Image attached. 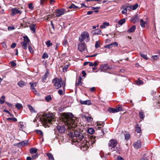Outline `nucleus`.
Returning a JSON list of instances; mask_svg holds the SVG:
<instances>
[{
  "label": "nucleus",
  "mask_w": 160,
  "mask_h": 160,
  "mask_svg": "<svg viewBox=\"0 0 160 160\" xmlns=\"http://www.w3.org/2000/svg\"><path fill=\"white\" fill-rule=\"evenodd\" d=\"M73 115L71 112L63 113L62 114L61 119L64 123V124L67 127L68 129H71V133L73 136L72 137V141L73 142H80L84 140L82 142L81 146L82 150H86L88 148L89 146H92L95 142V140L93 138H88V141L85 140L84 136L80 132L76 131L74 129L77 127L75 119Z\"/></svg>",
  "instance_id": "1"
},
{
  "label": "nucleus",
  "mask_w": 160,
  "mask_h": 160,
  "mask_svg": "<svg viewBox=\"0 0 160 160\" xmlns=\"http://www.w3.org/2000/svg\"><path fill=\"white\" fill-rule=\"evenodd\" d=\"M53 116L52 114H45L44 115V117L43 118L42 121L43 124L49 127V125L53 120Z\"/></svg>",
  "instance_id": "2"
},
{
  "label": "nucleus",
  "mask_w": 160,
  "mask_h": 160,
  "mask_svg": "<svg viewBox=\"0 0 160 160\" xmlns=\"http://www.w3.org/2000/svg\"><path fill=\"white\" fill-rule=\"evenodd\" d=\"M108 144L110 149L111 151H116L118 152L120 150L119 146L118 147L117 146V142L116 140L114 139L111 140Z\"/></svg>",
  "instance_id": "3"
},
{
  "label": "nucleus",
  "mask_w": 160,
  "mask_h": 160,
  "mask_svg": "<svg viewBox=\"0 0 160 160\" xmlns=\"http://www.w3.org/2000/svg\"><path fill=\"white\" fill-rule=\"evenodd\" d=\"M52 82L54 86L57 89H59L62 86H63V89L65 87V84L63 85V83L61 79L56 78L53 80Z\"/></svg>",
  "instance_id": "4"
},
{
  "label": "nucleus",
  "mask_w": 160,
  "mask_h": 160,
  "mask_svg": "<svg viewBox=\"0 0 160 160\" xmlns=\"http://www.w3.org/2000/svg\"><path fill=\"white\" fill-rule=\"evenodd\" d=\"M89 34L88 32H84L82 33L81 36L79 37V40L80 42H82L84 40L87 39L86 41L88 42L89 41Z\"/></svg>",
  "instance_id": "5"
},
{
  "label": "nucleus",
  "mask_w": 160,
  "mask_h": 160,
  "mask_svg": "<svg viewBox=\"0 0 160 160\" xmlns=\"http://www.w3.org/2000/svg\"><path fill=\"white\" fill-rule=\"evenodd\" d=\"M65 10L63 8L58 9L55 11L56 13V17H59L64 14Z\"/></svg>",
  "instance_id": "6"
},
{
  "label": "nucleus",
  "mask_w": 160,
  "mask_h": 160,
  "mask_svg": "<svg viewBox=\"0 0 160 160\" xmlns=\"http://www.w3.org/2000/svg\"><path fill=\"white\" fill-rule=\"evenodd\" d=\"M29 84L31 88L32 91L34 93L36 94L37 92V90L34 87L37 86V83L32 82H29Z\"/></svg>",
  "instance_id": "7"
},
{
  "label": "nucleus",
  "mask_w": 160,
  "mask_h": 160,
  "mask_svg": "<svg viewBox=\"0 0 160 160\" xmlns=\"http://www.w3.org/2000/svg\"><path fill=\"white\" fill-rule=\"evenodd\" d=\"M85 48V43L81 42V43H79L78 47V50L82 52L83 51Z\"/></svg>",
  "instance_id": "8"
},
{
  "label": "nucleus",
  "mask_w": 160,
  "mask_h": 160,
  "mask_svg": "<svg viewBox=\"0 0 160 160\" xmlns=\"http://www.w3.org/2000/svg\"><path fill=\"white\" fill-rule=\"evenodd\" d=\"M11 11L12 12L11 15L13 16L17 14H20L22 12V11L18 10L16 8H12L11 9Z\"/></svg>",
  "instance_id": "9"
},
{
  "label": "nucleus",
  "mask_w": 160,
  "mask_h": 160,
  "mask_svg": "<svg viewBox=\"0 0 160 160\" xmlns=\"http://www.w3.org/2000/svg\"><path fill=\"white\" fill-rule=\"evenodd\" d=\"M56 128L58 131L60 133H64L65 131V128L64 125L58 126Z\"/></svg>",
  "instance_id": "10"
},
{
  "label": "nucleus",
  "mask_w": 160,
  "mask_h": 160,
  "mask_svg": "<svg viewBox=\"0 0 160 160\" xmlns=\"http://www.w3.org/2000/svg\"><path fill=\"white\" fill-rule=\"evenodd\" d=\"M133 146L136 149L140 148L141 147V142L140 141L138 140L133 144Z\"/></svg>",
  "instance_id": "11"
},
{
  "label": "nucleus",
  "mask_w": 160,
  "mask_h": 160,
  "mask_svg": "<svg viewBox=\"0 0 160 160\" xmlns=\"http://www.w3.org/2000/svg\"><path fill=\"white\" fill-rule=\"evenodd\" d=\"M79 102L80 103L82 104L90 105L92 104V103L90 100L82 101L80 100L79 101Z\"/></svg>",
  "instance_id": "12"
},
{
  "label": "nucleus",
  "mask_w": 160,
  "mask_h": 160,
  "mask_svg": "<svg viewBox=\"0 0 160 160\" xmlns=\"http://www.w3.org/2000/svg\"><path fill=\"white\" fill-rule=\"evenodd\" d=\"M108 68V66L107 64H104L101 65L100 67V70L101 71H104L106 69Z\"/></svg>",
  "instance_id": "13"
},
{
  "label": "nucleus",
  "mask_w": 160,
  "mask_h": 160,
  "mask_svg": "<svg viewBox=\"0 0 160 160\" xmlns=\"http://www.w3.org/2000/svg\"><path fill=\"white\" fill-rule=\"evenodd\" d=\"M49 71L48 69H47L46 72L45 73L44 75L42 77V80L43 82H45L46 79L47 77V76L49 75Z\"/></svg>",
  "instance_id": "14"
},
{
  "label": "nucleus",
  "mask_w": 160,
  "mask_h": 160,
  "mask_svg": "<svg viewBox=\"0 0 160 160\" xmlns=\"http://www.w3.org/2000/svg\"><path fill=\"white\" fill-rule=\"evenodd\" d=\"M28 144V141L27 140H25L23 142L18 143L17 145L19 147H22L27 145Z\"/></svg>",
  "instance_id": "15"
},
{
  "label": "nucleus",
  "mask_w": 160,
  "mask_h": 160,
  "mask_svg": "<svg viewBox=\"0 0 160 160\" xmlns=\"http://www.w3.org/2000/svg\"><path fill=\"white\" fill-rule=\"evenodd\" d=\"M103 123L102 122H97V125L95 127L96 129L97 130L100 129V128H101L102 127H103Z\"/></svg>",
  "instance_id": "16"
},
{
  "label": "nucleus",
  "mask_w": 160,
  "mask_h": 160,
  "mask_svg": "<svg viewBox=\"0 0 160 160\" xmlns=\"http://www.w3.org/2000/svg\"><path fill=\"white\" fill-rule=\"evenodd\" d=\"M97 132L99 137H102L104 134V131L102 129L97 130Z\"/></svg>",
  "instance_id": "17"
},
{
  "label": "nucleus",
  "mask_w": 160,
  "mask_h": 160,
  "mask_svg": "<svg viewBox=\"0 0 160 160\" xmlns=\"http://www.w3.org/2000/svg\"><path fill=\"white\" fill-rule=\"evenodd\" d=\"M139 19V18L138 17V15H135L134 17L132 18L131 21L135 23L136 22H138Z\"/></svg>",
  "instance_id": "18"
},
{
  "label": "nucleus",
  "mask_w": 160,
  "mask_h": 160,
  "mask_svg": "<svg viewBox=\"0 0 160 160\" xmlns=\"http://www.w3.org/2000/svg\"><path fill=\"white\" fill-rule=\"evenodd\" d=\"M21 43L23 49H27V45L28 43L26 42H21Z\"/></svg>",
  "instance_id": "19"
},
{
  "label": "nucleus",
  "mask_w": 160,
  "mask_h": 160,
  "mask_svg": "<svg viewBox=\"0 0 160 160\" xmlns=\"http://www.w3.org/2000/svg\"><path fill=\"white\" fill-rule=\"evenodd\" d=\"M136 29V26L135 25L132 26L128 30V32H132L134 31Z\"/></svg>",
  "instance_id": "20"
},
{
  "label": "nucleus",
  "mask_w": 160,
  "mask_h": 160,
  "mask_svg": "<svg viewBox=\"0 0 160 160\" xmlns=\"http://www.w3.org/2000/svg\"><path fill=\"white\" fill-rule=\"evenodd\" d=\"M35 24H32L30 26L29 28L31 31L33 33L35 32L36 29L35 28Z\"/></svg>",
  "instance_id": "21"
},
{
  "label": "nucleus",
  "mask_w": 160,
  "mask_h": 160,
  "mask_svg": "<svg viewBox=\"0 0 160 160\" xmlns=\"http://www.w3.org/2000/svg\"><path fill=\"white\" fill-rule=\"evenodd\" d=\"M109 25V24L108 22H104L102 25L100 26V28H106V26H108Z\"/></svg>",
  "instance_id": "22"
},
{
  "label": "nucleus",
  "mask_w": 160,
  "mask_h": 160,
  "mask_svg": "<svg viewBox=\"0 0 160 160\" xmlns=\"http://www.w3.org/2000/svg\"><path fill=\"white\" fill-rule=\"evenodd\" d=\"M139 115L140 118L143 119L144 118L145 115H144V113L142 110H141L139 112Z\"/></svg>",
  "instance_id": "23"
},
{
  "label": "nucleus",
  "mask_w": 160,
  "mask_h": 160,
  "mask_svg": "<svg viewBox=\"0 0 160 160\" xmlns=\"http://www.w3.org/2000/svg\"><path fill=\"white\" fill-rule=\"evenodd\" d=\"M28 107L29 108V109L31 112L33 113L37 112L34 110L33 108L31 106L28 105Z\"/></svg>",
  "instance_id": "24"
},
{
  "label": "nucleus",
  "mask_w": 160,
  "mask_h": 160,
  "mask_svg": "<svg viewBox=\"0 0 160 160\" xmlns=\"http://www.w3.org/2000/svg\"><path fill=\"white\" fill-rule=\"evenodd\" d=\"M135 131L138 133H140L141 131V128L139 126L138 124L136 125Z\"/></svg>",
  "instance_id": "25"
},
{
  "label": "nucleus",
  "mask_w": 160,
  "mask_h": 160,
  "mask_svg": "<svg viewBox=\"0 0 160 160\" xmlns=\"http://www.w3.org/2000/svg\"><path fill=\"white\" fill-rule=\"evenodd\" d=\"M18 85L21 87H23L25 85V83L22 81H20L18 82Z\"/></svg>",
  "instance_id": "26"
},
{
  "label": "nucleus",
  "mask_w": 160,
  "mask_h": 160,
  "mask_svg": "<svg viewBox=\"0 0 160 160\" xmlns=\"http://www.w3.org/2000/svg\"><path fill=\"white\" fill-rule=\"evenodd\" d=\"M101 31L99 29H97L93 31L92 32L94 34H100Z\"/></svg>",
  "instance_id": "27"
},
{
  "label": "nucleus",
  "mask_w": 160,
  "mask_h": 160,
  "mask_svg": "<svg viewBox=\"0 0 160 160\" xmlns=\"http://www.w3.org/2000/svg\"><path fill=\"white\" fill-rule=\"evenodd\" d=\"M37 151V149L34 148H31L30 149V152L32 154H34V153H36V152Z\"/></svg>",
  "instance_id": "28"
},
{
  "label": "nucleus",
  "mask_w": 160,
  "mask_h": 160,
  "mask_svg": "<svg viewBox=\"0 0 160 160\" xmlns=\"http://www.w3.org/2000/svg\"><path fill=\"white\" fill-rule=\"evenodd\" d=\"M47 156H48L49 160H54V158L52 155L50 153H48L47 154Z\"/></svg>",
  "instance_id": "29"
},
{
  "label": "nucleus",
  "mask_w": 160,
  "mask_h": 160,
  "mask_svg": "<svg viewBox=\"0 0 160 160\" xmlns=\"http://www.w3.org/2000/svg\"><path fill=\"white\" fill-rule=\"evenodd\" d=\"M5 97L4 96H2L0 98V103L3 104L4 102Z\"/></svg>",
  "instance_id": "30"
},
{
  "label": "nucleus",
  "mask_w": 160,
  "mask_h": 160,
  "mask_svg": "<svg viewBox=\"0 0 160 160\" xmlns=\"http://www.w3.org/2000/svg\"><path fill=\"white\" fill-rule=\"evenodd\" d=\"M140 25L142 28H144L145 27V24H146V22L143 21V19H141L140 20Z\"/></svg>",
  "instance_id": "31"
},
{
  "label": "nucleus",
  "mask_w": 160,
  "mask_h": 160,
  "mask_svg": "<svg viewBox=\"0 0 160 160\" xmlns=\"http://www.w3.org/2000/svg\"><path fill=\"white\" fill-rule=\"evenodd\" d=\"M87 132L88 133L90 134H92L94 132V130L93 128H90L88 129Z\"/></svg>",
  "instance_id": "32"
},
{
  "label": "nucleus",
  "mask_w": 160,
  "mask_h": 160,
  "mask_svg": "<svg viewBox=\"0 0 160 160\" xmlns=\"http://www.w3.org/2000/svg\"><path fill=\"white\" fill-rule=\"evenodd\" d=\"M68 8L70 9L73 8V9H79L80 8H78V6H76L73 4H72Z\"/></svg>",
  "instance_id": "33"
},
{
  "label": "nucleus",
  "mask_w": 160,
  "mask_h": 160,
  "mask_svg": "<svg viewBox=\"0 0 160 160\" xmlns=\"http://www.w3.org/2000/svg\"><path fill=\"white\" fill-rule=\"evenodd\" d=\"M126 21L125 19V18H123L122 19L119 20L118 21V23L119 24L121 25H122Z\"/></svg>",
  "instance_id": "34"
},
{
  "label": "nucleus",
  "mask_w": 160,
  "mask_h": 160,
  "mask_svg": "<svg viewBox=\"0 0 160 160\" xmlns=\"http://www.w3.org/2000/svg\"><path fill=\"white\" fill-rule=\"evenodd\" d=\"M23 42H26L29 43L30 42V40L27 36H25L23 37Z\"/></svg>",
  "instance_id": "35"
},
{
  "label": "nucleus",
  "mask_w": 160,
  "mask_h": 160,
  "mask_svg": "<svg viewBox=\"0 0 160 160\" xmlns=\"http://www.w3.org/2000/svg\"><path fill=\"white\" fill-rule=\"evenodd\" d=\"M136 83L138 85H140V84H143V82L142 81L140 80L139 79H138L136 81Z\"/></svg>",
  "instance_id": "36"
},
{
  "label": "nucleus",
  "mask_w": 160,
  "mask_h": 160,
  "mask_svg": "<svg viewBox=\"0 0 160 160\" xmlns=\"http://www.w3.org/2000/svg\"><path fill=\"white\" fill-rule=\"evenodd\" d=\"M16 107L19 110L22 108V105L19 103H18L15 105Z\"/></svg>",
  "instance_id": "37"
},
{
  "label": "nucleus",
  "mask_w": 160,
  "mask_h": 160,
  "mask_svg": "<svg viewBox=\"0 0 160 160\" xmlns=\"http://www.w3.org/2000/svg\"><path fill=\"white\" fill-rule=\"evenodd\" d=\"M115 110H116V112H118L119 111H122V108L119 106L118 107H117L116 108H115Z\"/></svg>",
  "instance_id": "38"
},
{
  "label": "nucleus",
  "mask_w": 160,
  "mask_h": 160,
  "mask_svg": "<svg viewBox=\"0 0 160 160\" xmlns=\"http://www.w3.org/2000/svg\"><path fill=\"white\" fill-rule=\"evenodd\" d=\"M45 99L47 102H49L52 99L51 96L50 95H48L45 97Z\"/></svg>",
  "instance_id": "39"
},
{
  "label": "nucleus",
  "mask_w": 160,
  "mask_h": 160,
  "mask_svg": "<svg viewBox=\"0 0 160 160\" xmlns=\"http://www.w3.org/2000/svg\"><path fill=\"white\" fill-rule=\"evenodd\" d=\"M46 44L47 45L48 47H49L50 46L52 45V43L51 42V41L50 40H48L46 42Z\"/></svg>",
  "instance_id": "40"
},
{
  "label": "nucleus",
  "mask_w": 160,
  "mask_h": 160,
  "mask_svg": "<svg viewBox=\"0 0 160 160\" xmlns=\"http://www.w3.org/2000/svg\"><path fill=\"white\" fill-rule=\"evenodd\" d=\"M108 111L111 113H114L116 112L115 108H110L108 109Z\"/></svg>",
  "instance_id": "41"
},
{
  "label": "nucleus",
  "mask_w": 160,
  "mask_h": 160,
  "mask_svg": "<svg viewBox=\"0 0 160 160\" xmlns=\"http://www.w3.org/2000/svg\"><path fill=\"white\" fill-rule=\"evenodd\" d=\"M140 56L141 57H142V58H144V59H145L146 60L148 59V58L147 57L146 55L144 54H143V53H140Z\"/></svg>",
  "instance_id": "42"
},
{
  "label": "nucleus",
  "mask_w": 160,
  "mask_h": 160,
  "mask_svg": "<svg viewBox=\"0 0 160 160\" xmlns=\"http://www.w3.org/2000/svg\"><path fill=\"white\" fill-rule=\"evenodd\" d=\"M8 120H12L14 122H16L17 120V119L15 117L9 118H7Z\"/></svg>",
  "instance_id": "43"
},
{
  "label": "nucleus",
  "mask_w": 160,
  "mask_h": 160,
  "mask_svg": "<svg viewBox=\"0 0 160 160\" xmlns=\"http://www.w3.org/2000/svg\"><path fill=\"white\" fill-rule=\"evenodd\" d=\"M69 67V65H65L64 67L63 68L62 70L64 72H65L67 71V69H68Z\"/></svg>",
  "instance_id": "44"
},
{
  "label": "nucleus",
  "mask_w": 160,
  "mask_h": 160,
  "mask_svg": "<svg viewBox=\"0 0 160 160\" xmlns=\"http://www.w3.org/2000/svg\"><path fill=\"white\" fill-rule=\"evenodd\" d=\"M86 118L87 121L89 122H92L93 120V118L91 117L88 116L87 117H86Z\"/></svg>",
  "instance_id": "45"
},
{
  "label": "nucleus",
  "mask_w": 160,
  "mask_h": 160,
  "mask_svg": "<svg viewBox=\"0 0 160 160\" xmlns=\"http://www.w3.org/2000/svg\"><path fill=\"white\" fill-rule=\"evenodd\" d=\"M138 4L136 3L134 5L132 6V8L133 10L136 9L138 7Z\"/></svg>",
  "instance_id": "46"
},
{
  "label": "nucleus",
  "mask_w": 160,
  "mask_h": 160,
  "mask_svg": "<svg viewBox=\"0 0 160 160\" xmlns=\"http://www.w3.org/2000/svg\"><path fill=\"white\" fill-rule=\"evenodd\" d=\"M81 78L80 77L78 80V82L77 83H76V84L78 85V86H79V85H81L82 84V82H81Z\"/></svg>",
  "instance_id": "47"
},
{
  "label": "nucleus",
  "mask_w": 160,
  "mask_h": 160,
  "mask_svg": "<svg viewBox=\"0 0 160 160\" xmlns=\"http://www.w3.org/2000/svg\"><path fill=\"white\" fill-rule=\"evenodd\" d=\"M48 56L47 53H44L42 56V58L43 59L47 58H48Z\"/></svg>",
  "instance_id": "48"
},
{
  "label": "nucleus",
  "mask_w": 160,
  "mask_h": 160,
  "mask_svg": "<svg viewBox=\"0 0 160 160\" xmlns=\"http://www.w3.org/2000/svg\"><path fill=\"white\" fill-rule=\"evenodd\" d=\"M100 47L99 42V41H97L96 42L95 44V47L96 48H98Z\"/></svg>",
  "instance_id": "49"
},
{
  "label": "nucleus",
  "mask_w": 160,
  "mask_h": 160,
  "mask_svg": "<svg viewBox=\"0 0 160 160\" xmlns=\"http://www.w3.org/2000/svg\"><path fill=\"white\" fill-rule=\"evenodd\" d=\"M34 155L32 156V159H35L38 158V153H34Z\"/></svg>",
  "instance_id": "50"
},
{
  "label": "nucleus",
  "mask_w": 160,
  "mask_h": 160,
  "mask_svg": "<svg viewBox=\"0 0 160 160\" xmlns=\"http://www.w3.org/2000/svg\"><path fill=\"white\" fill-rule=\"evenodd\" d=\"M130 137V135L128 133L126 134L125 135V139L126 140H128Z\"/></svg>",
  "instance_id": "51"
},
{
  "label": "nucleus",
  "mask_w": 160,
  "mask_h": 160,
  "mask_svg": "<svg viewBox=\"0 0 160 160\" xmlns=\"http://www.w3.org/2000/svg\"><path fill=\"white\" fill-rule=\"evenodd\" d=\"M23 123H24L23 122H20V124L19 125V127L20 128V129L22 128H23L24 127Z\"/></svg>",
  "instance_id": "52"
},
{
  "label": "nucleus",
  "mask_w": 160,
  "mask_h": 160,
  "mask_svg": "<svg viewBox=\"0 0 160 160\" xmlns=\"http://www.w3.org/2000/svg\"><path fill=\"white\" fill-rule=\"evenodd\" d=\"M35 132L41 135H42L43 134L42 132L40 130H35Z\"/></svg>",
  "instance_id": "53"
},
{
  "label": "nucleus",
  "mask_w": 160,
  "mask_h": 160,
  "mask_svg": "<svg viewBox=\"0 0 160 160\" xmlns=\"http://www.w3.org/2000/svg\"><path fill=\"white\" fill-rule=\"evenodd\" d=\"M153 59L154 60H157L159 58L158 55H154L152 56Z\"/></svg>",
  "instance_id": "54"
},
{
  "label": "nucleus",
  "mask_w": 160,
  "mask_h": 160,
  "mask_svg": "<svg viewBox=\"0 0 160 160\" xmlns=\"http://www.w3.org/2000/svg\"><path fill=\"white\" fill-rule=\"evenodd\" d=\"M28 8L31 9H32L33 8V7L32 3H30L28 4Z\"/></svg>",
  "instance_id": "55"
},
{
  "label": "nucleus",
  "mask_w": 160,
  "mask_h": 160,
  "mask_svg": "<svg viewBox=\"0 0 160 160\" xmlns=\"http://www.w3.org/2000/svg\"><path fill=\"white\" fill-rule=\"evenodd\" d=\"M47 1V0H40V4L42 5Z\"/></svg>",
  "instance_id": "56"
},
{
  "label": "nucleus",
  "mask_w": 160,
  "mask_h": 160,
  "mask_svg": "<svg viewBox=\"0 0 160 160\" xmlns=\"http://www.w3.org/2000/svg\"><path fill=\"white\" fill-rule=\"evenodd\" d=\"M15 29V28L14 26L12 27H8V29L9 31H11Z\"/></svg>",
  "instance_id": "57"
},
{
  "label": "nucleus",
  "mask_w": 160,
  "mask_h": 160,
  "mask_svg": "<svg viewBox=\"0 0 160 160\" xmlns=\"http://www.w3.org/2000/svg\"><path fill=\"white\" fill-rule=\"evenodd\" d=\"M28 49L31 53H32L33 52V50L32 47L29 46L28 47Z\"/></svg>",
  "instance_id": "58"
},
{
  "label": "nucleus",
  "mask_w": 160,
  "mask_h": 160,
  "mask_svg": "<svg viewBox=\"0 0 160 160\" xmlns=\"http://www.w3.org/2000/svg\"><path fill=\"white\" fill-rule=\"evenodd\" d=\"M10 63L12 66L14 67L16 65V63L13 61H11Z\"/></svg>",
  "instance_id": "59"
},
{
  "label": "nucleus",
  "mask_w": 160,
  "mask_h": 160,
  "mask_svg": "<svg viewBox=\"0 0 160 160\" xmlns=\"http://www.w3.org/2000/svg\"><path fill=\"white\" fill-rule=\"evenodd\" d=\"M112 44L111 43L110 44H108L107 45L105 46V48H111L112 47Z\"/></svg>",
  "instance_id": "60"
},
{
  "label": "nucleus",
  "mask_w": 160,
  "mask_h": 160,
  "mask_svg": "<svg viewBox=\"0 0 160 160\" xmlns=\"http://www.w3.org/2000/svg\"><path fill=\"white\" fill-rule=\"evenodd\" d=\"M58 93L60 95H62L63 94V91L62 89H59L58 91Z\"/></svg>",
  "instance_id": "61"
},
{
  "label": "nucleus",
  "mask_w": 160,
  "mask_h": 160,
  "mask_svg": "<svg viewBox=\"0 0 160 160\" xmlns=\"http://www.w3.org/2000/svg\"><path fill=\"white\" fill-rule=\"evenodd\" d=\"M117 160H124V159L122 157L119 156L118 157Z\"/></svg>",
  "instance_id": "62"
},
{
  "label": "nucleus",
  "mask_w": 160,
  "mask_h": 160,
  "mask_svg": "<svg viewBox=\"0 0 160 160\" xmlns=\"http://www.w3.org/2000/svg\"><path fill=\"white\" fill-rule=\"evenodd\" d=\"M112 44V45H114L116 46H118V43L117 42H114L112 43H111Z\"/></svg>",
  "instance_id": "63"
},
{
  "label": "nucleus",
  "mask_w": 160,
  "mask_h": 160,
  "mask_svg": "<svg viewBox=\"0 0 160 160\" xmlns=\"http://www.w3.org/2000/svg\"><path fill=\"white\" fill-rule=\"evenodd\" d=\"M16 46V44L15 43H13L11 46V47L12 48H14Z\"/></svg>",
  "instance_id": "64"
}]
</instances>
